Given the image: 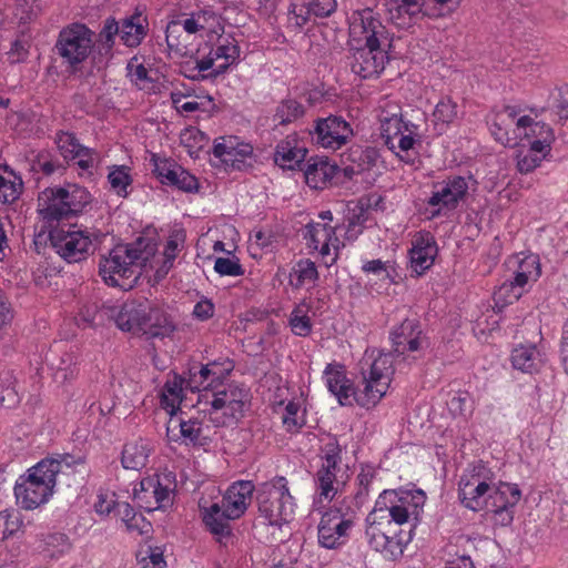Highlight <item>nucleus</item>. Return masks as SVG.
<instances>
[{
	"instance_id": "nucleus-5",
	"label": "nucleus",
	"mask_w": 568,
	"mask_h": 568,
	"mask_svg": "<svg viewBox=\"0 0 568 568\" xmlns=\"http://www.w3.org/2000/svg\"><path fill=\"white\" fill-rule=\"evenodd\" d=\"M94 31L87 24L73 22L63 27L54 44L55 53L63 60L70 74H77L84 61L93 55Z\"/></svg>"
},
{
	"instance_id": "nucleus-28",
	"label": "nucleus",
	"mask_w": 568,
	"mask_h": 568,
	"mask_svg": "<svg viewBox=\"0 0 568 568\" xmlns=\"http://www.w3.org/2000/svg\"><path fill=\"white\" fill-rule=\"evenodd\" d=\"M149 31L148 17L135 11L130 17L120 20V39L128 48L139 47Z\"/></svg>"
},
{
	"instance_id": "nucleus-7",
	"label": "nucleus",
	"mask_w": 568,
	"mask_h": 568,
	"mask_svg": "<svg viewBox=\"0 0 568 568\" xmlns=\"http://www.w3.org/2000/svg\"><path fill=\"white\" fill-rule=\"evenodd\" d=\"M494 473L483 462L470 465L459 480L460 503L473 511L485 509L494 486Z\"/></svg>"
},
{
	"instance_id": "nucleus-34",
	"label": "nucleus",
	"mask_w": 568,
	"mask_h": 568,
	"mask_svg": "<svg viewBox=\"0 0 568 568\" xmlns=\"http://www.w3.org/2000/svg\"><path fill=\"white\" fill-rule=\"evenodd\" d=\"M150 445L143 439L126 443L122 449L121 463L125 469L139 470L143 468L150 456Z\"/></svg>"
},
{
	"instance_id": "nucleus-1",
	"label": "nucleus",
	"mask_w": 568,
	"mask_h": 568,
	"mask_svg": "<svg viewBox=\"0 0 568 568\" xmlns=\"http://www.w3.org/2000/svg\"><path fill=\"white\" fill-rule=\"evenodd\" d=\"M155 251V243L145 236H139L131 243L116 244L108 256L101 257L99 274L108 286L130 291L138 284L143 266Z\"/></svg>"
},
{
	"instance_id": "nucleus-60",
	"label": "nucleus",
	"mask_w": 568,
	"mask_h": 568,
	"mask_svg": "<svg viewBox=\"0 0 568 568\" xmlns=\"http://www.w3.org/2000/svg\"><path fill=\"white\" fill-rule=\"evenodd\" d=\"M22 192V181L19 182L9 181L0 175V201L2 203H13L19 199Z\"/></svg>"
},
{
	"instance_id": "nucleus-41",
	"label": "nucleus",
	"mask_w": 568,
	"mask_h": 568,
	"mask_svg": "<svg viewBox=\"0 0 568 568\" xmlns=\"http://www.w3.org/2000/svg\"><path fill=\"white\" fill-rule=\"evenodd\" d=\"M305 114V106L295 99L282 100L275 109L273 121L280 125H286L297 121Z\"/></svg>"
},
{
	"instance_id": "nucleus-17",
	"label": "nucleus",
	"mask_w": 568,
	"mask_h": 568,
	"mask_svg": "<svg viewBox=\"0 0 568 568\" xmlns=\"http://www.w3.org/2000/svg\"><path fill=\"white\" fill-rule=\"evenodd\" d=\"M153 172L162 184L174 186L183 192L193 193L199 190V181L189 171L176 162L168 159H159L153 155Z\"/></svg>"
},
{
	"instance_id": "nucleus-32",
	"label": "nucleus",
	"mask_w": 568,
	"mask_h": 568,
	"mask_svg": "<svg viewBox=\"0 0 568 568\" xmlns=\"http://www.w3.org/2000/svg\"><path fill=\"white\" fill-rule=\"evenodd\" d=\"M510 362L515 369L534 374L544 365V356L534 344L518 345L511 351Z\"/></svg>"
},
{
	"instance_id": "nucleus-12",
	"label": "nucleus",
	"mask_w": 568,
	"mask_h": 568,
	"mask_svg": "<svg viewBox=\"0 0 568 568\" xmlns=\"http://www.w3.org/2000/svg\"><path fill=\"white\" fill-rule=\"evenodd\" d=\"M212 393V409L225 408V415H229L235 422L244 417L245 406L250 403V393L244 385L223 384V386L213 389Z\"/></svg>"
},
{
	"instance_id": "nucleus-46",
	"label": "nucleus",
	"mask_w": 568,
	"mask_h": 568,
	"mask_svg": "<svg viewBox=\"0 0 568 568\" xmlns=\"http://www.w3.org/2000/svg\"><path fill=\"white\" fill-rule=\"evenodd\" d=\"M200 30H206L210 33L219 34L224 32L223 19L210 6L193 11Z\"/></svg>"
},
{
	"instance_id": "nucleus-6",
	"label": "nucleus",
	"mask_w": 568,
	"mask_h": 568,
	"mask_svg": "<svg viewBox=\"0 0 568 568\" xmlns=\"http://www.w3.org/2000/svg\"><path fill=\"white\" fill-rule=\"evenodd\" d=\"M356 509L342 500L334 508L328 509L318 524V544L327 549H336L345 545L349 538V531L354 527Z\"/></svg>"
},
{
	"instance_id": "nucleus-43",
	"label": "nucleus",
	"mask_w": 568,
	"mask_h": 568,
	"mask_svg": "<svg viewBox=\"0 0 568 568\" xmlns=\"http://www.w3.org/2000/svg\"><path fill=\"white\" fill-rule=\"evenodd\" d=\"M316 265L310 258L300 260L290 273V283L293 287L300 288L306 282L315 283L318 280Z\"/></svg>"
},
{
	"instance_id": "nucleus-4",
	"label": "nucleus",
	"mask_w": 568,
	"mask_h": 568,
	"mask_svg": "<svg viewBox=\"0 0 568 568\" xmlns=\"http://www.w3.org/2000/svg\"><path fill=\"white\" fill-rule=\"evenodd\" d=\"M394 355L390 351L388 353L378 352V355L374 356L373 351L371 354L366 352L361 359L358 366L364 386L358 400L361 407L375 406L386 394L395 373Z\"/></svg>"
},
{
	"instance_id": "nucleus-29",
	"label": "nucleus",
	"mask_w": 568,
	"mask_h": 568,
	"mask_svg": "<svg viewBox=\"0 0 568 568\" xmlns=\"http://www.w3.org/2000/svg\"><path fill=\"white\" fill-rule=\"evenodd\" d=\"M307 156L305 148L297 146L296 139L288 135L275 148L274 162L284 170H300Z\"/></svg>"
},
{
	"instance_id": "nucleus-50",
	"label": "nucleus",
	"mask_w": 568,
	"mask_h": 568,
	"mask_svg": "<svg viewBox=\"0 0 568 568\" xmlns=\"http://www.w3.org/2000/svg\"><path fill=\"white\" fill-rule=\"evenodd\" d=\"M311 16L312 12L308 10L306 1L301 4L290 3L287 8V28L298 31L310 21Z\"/></svg>"
},
{
	"instance_id": "nucleus-45",
	"label": "nucleus",
	"mask_w": 568,
	"mask_h": 568,
	"mask_svg": "<svg viewBox=\"0 0 568 568\" xmlns=\"http://www.w3.org/2000/svg\"><path fill=\"white\" fill-rule=\"evenodd\" d=\"M181 26V20H172L168 23L165 30V40L170 50L180 54H185L187 51V37Z\"/></svg>"
},
{
	"instance_id": "nucleus-62",
	"label": "nucleus",
	"mask_w": 568,
	"mask_h": 568,
	"mask_svg": "<svg viewBox=\"0 0 568 568\" xmlns=\"http://www.w3.org/2000/svg\"><path fill=\"white\" fill-rule=\"evenodd\" d=\"M20 402V396L16 389L14 382L11 378L0 383V405L6 408L16 407Z\"/></svg>"
},
{
	"instance_id": "nucleus-63",
	"label": "nucleus",
	"mask_w": 568,
	"mask_h": 568,
	"mask_svg": "<svg viewBox=\"0 0 568 568\" xmlns=\"http://www.w3.org/2000/svg\"><path fill=\"white\" fill-rule=\"evenodd\" d=\"M517 270L527 275L531 282H536L541 275L539 256L535 254L525 256L519 261Z\"/></svg>"
},
{
	"instance_id": "nucleus-24",
	"label": "nucleus",
	"mask_w": 568,
	"mask_h": 568,
	"mask_svg": "<svg viewBox=\"0 0 568 568\" xmlns=\"http://www.w3.org/2000/svg\"><path fill=\"white\" fill-rule=\"evenodd\" d=\"M389 21L400 30H408L426 17L422 0H399L388 8Z\"/></svg>"
},
{
	"instance_id": "nucleus-20",
	"label": "nucleus",
	"mask_w": 568,
	"mask_h": 568,
	"mask_svg": "<svg viewBox=\"0 0 568 568\" xmlns=\"http://www.w3.org/2000/svg\"><path fill=\"white\" fill-rule=\"evenodd\" d=\"M255 485L251 480H237L233 483L223 495L220 505L226 510L229 517L239 519L250 506Z\"/></svg>"
},
{
	"instance_id": "nucleus-13",
	"label": "nucleus",
	"mask_w": 568,
	"mask_h": 568,
	"mask_svg": "<svg viewBox=\"0 0 568 568\" xmlns=\"http://www.w3.org/2000/svg\"><path fill=\"white\" fill-rule=\"evenodd\" d=\"M349 29L353 36L364 34L365 45L372 49H379L381 40L388 38V30L371 8L354 11Z\"/></svg>"
},
{
	"instance_id": "nucleus-52",
	"label": "nucleus",
	"mask_w": 568,
	"mask_h": 568,
	"mask_svg": "<svg viewBox=\"0 0 568 568\" xmlns=\"http://www.w3.org/2000/svg\"><path fill=\"white\" fill-rule=\"evenodd\" d=\"M205 366L210 369V382H207L206 385L212 386V390L223 386L224 379H226V377L234 368V365L231 361H226L222 364L217 362H211Z\"/></svg>"
},
{
	"instance_id": "nucleus-55",
	"label": "nucleus",
	"mask_w": 568,
	"mask_h": 568,
	"mask_svg": "<svg viewBox=\"0 0 568 568\" xmlns=\"http://www.w3.org/2000/svg\"><path fill=\"white\" fill-rule=\"evenodd\" d=\"M506 116L500 115L498 112L495 114L490 124V132L495 140L505 146H511L514 139L509 138V130L513 125L506 122Z\"/></svg>"
},
{
	"instance_id": "nucleus-42",
	"label": "nucleus",
	"mask_w": 568,
	"mask_h": 568,
	"mask_svg": "<svg viewBox=\"0 0 568 568\" xmlns=\"http://www.w3.org/2000/svg\"><path fill=\"white\" fill-rule=\"evenodd\" d=\"M397 495L394 498V503L400 506H404L410 514L417 519L419 511L422 510L425 501L426 495L422 489H394Z\"/></svg>"
},
{
	"instance_id": "nucleus-8",
	"label": "nucleus",
	"mask_w": 568,
	"mask_h": 568,
	"mask_svg": "<svg viewBox=\"0 0 568 568\" xmlns=\"http://www.w3.org/2000/svg\"><path fill=\"white\" fill-rule=\"evenodd\" d=\"M392 352L403 359L420 358L430 346L429 338L422 328L417 318H405L389 333Z\"/></svg>"
},
{
	"instance_id": "nucleus-51",
	"label": "nucleus",
	"mask_w": 568,
	"mask_h": 568,
	"mask_svg": "<svg viewBox=\"0 0 568 568\" xmlns=\"http://www.w3.org/2000/svg\"><path fill=\"white\" fill-rule=\"evenodd\" d=\"M457 104L450 98L440 99L433 112L435 123H452L457 116Z\"/></svg>"
},
{
	"instance_id": "nucleus-39",
	"label": "nucleus",
	"mask_w": 568,
	"mask_h": 568,
	"mask_svg": "<svg viewBox=\"0 0 568 568\" xmlns=\"http://www.w3.org/2000/svg\"><path fill=\"white\" fill-rule=\"evenodd\" d=\"M412 540V529L405 531L403 529L396 530L395 527H388V536L386 538L385 548L382 550V555L386 559L396 560L404 554L405 547Z\"/></svg>"
},
{
	"instance_id": "nucleus-54",
	"label": "nucleus",
	"mask_w": 568,
	"mask_h": 568,
	"mask_svg": "<svg viewBox=\"0 0 568 568\" xmlns=\"http://www.w3.org/2000/svg\"><path fill=\"white\" fill-rule=\"evenodd\" d=\"M369 525L366 528L365 536L369 547L377 551L382 552L386 545V538L388 536V528L386 530H382L379 521H368Z\"/></svg>"
},
{
	"instance_id": "nucleus-44",
	"label": "nucleus",
	"mask_w": 568,
	"mask_h": 568,
	"mask_svg": "<svg viewBox=\"0 0 568 568\" xmlns=\"http://www.w3.org/2000/svg\"><path fill=\"white\" fill-rule=\"evenodd\" d=\"M338 242L335 236V227L323 223H310L306 225V233L304 239L307 240V245L314 250H318L320 244L331 242L332 239Z\"/></svg>"
},
{
	"instance_id": "nucleus-18",
	"label": "nucleus",
	"mask_w": 568,
	"mask_h": 568,
	"mask_svg": "<svg viewBox=\"0 0 568 568\" xmlns=\"http://www.w3.org/2000/svg\"><path fill=\"white\" fill-rule=\"evenodd\" d=\"M412 273L416 276L423 275L428 271L438 254V246L434 235L430 232L417 233L408 252Z\"/></svg>"
},
{
	"instance_id": "nucleus-21",
	"label": "nucleus",
	"mask_w": 568,
	"mask_h": 568,
	"mask_svg": "<svg viewBox=\"0 0 568 568\" xmlns=\"http://www.w3.org/2000/svg\"><path fill=\"white\" fill-rule=\"evenodd\" d=\"M348 476L342 471L341 465L322 464L314 475V484L320 501L331 503L345 485Z\"/></svg>"
},
{
	"instance_id": "nucleus-16",
	"label": "nucleus",
	"mask_w": 568,
	"mask_h": 568,
	"mask_svg": "<svg viewBox=\"0 0 568 568\" xmlns=\"http://www.w3.org/2000/svg\"><path fill=\"white\" fill-rule=\"evenodd\" d=\"M323 374L328 390L342 406H352L354 402L358 405L363 389H357L354 382L347 377L344 365L327 364Z\"/></svg>"
},
{
	"instance_id": "nucleus-48",
	"label": "nucleus",
	"mask_w": 568,
	"mask_h": 568,
	"mask_svg": "<svg viewBox=\"0 0 568 568\" xmlns=\"http://www.w3.org/2000/svg\"><path fill=\"white\" fill-rule=\"evenodd\" d=\"M210 369L203 364H194L189 368L186 381V389L191 392L211 390L212 386H207L210 382Z\"/></svg>"
},
{
	"instance_id": "nucleus-31",
	"label": "nucleus",
	"mask_w": 568,
	"mask_h": 568,
	"mask_svg": "<svg viewBox=\"0 0 568 568\" xmlns=\"http://www.w3.org/2000/svg\"><path fill=\"white\" fill-rule=\"evenodd\" d=\"M215 58L224 60L223 63L219 64L211 71V77H219L225 73L229 68L236 64L240 60L241 49L239 41L233 34H224L223 32L217 34L216 42L214 43Z\"/></svg>"
},
{
	"instance_id": "nucleus-58",
	"label": "nucleus",
	"mask_w": 568,
	"mask_h": 568,
	"mask_svg": "<svg viewBox=\"0 0 568 568\" xmlns=\"http://www.w3.org/2000/svg\"><path fill=\"white\" fill-rule=\"evenodd\" d=\"M396 496L395 490H384L378 496L373 511L367 517V521H376L381 515H388Z\"/></svg>"
},
{
	"instance_id": "nucleus-26",
	"label": "nucleus",
	"mask_w": 568,
	"mask_h": 568,
	"mask_svg": "<svg viewBox=\"0 0 568 568\" xmlns=\"http://www.w3.org/2000/svg\"><path fill=\"white\" fill-rule=\"evenodd\" d=\"M145 316L142 322V333L150 338L169 336L175 328L166 312L148 301Z\"/></svg>"
},
{
	"instance_id": "nucleus-57",
	"label": "nucleus",
	"mask_w": 568,
	"mask_h": 568,
	"mask_svg": "<svg viewBox=\"0 0 568 568\" xmlns=\"http://www.w3.org/2000/svg\"><path fill=\"white\" fill-rule=\"evenodd\" d=\"M62 168L59 160H54L50 153H39L32 161L31 170L34 172H42L43 175H52L58 169Z\"/></svg>"
},
{
	"instance_id": "nucleus-38",
	"label": "nucleus",
	"mask_w": 568,
	"mask_h": 568,
	"mask_svg": "<svg viewBox=\"0 0 568 568\" xmlns=\"http://www.w3.org/2000/svg\"><path fill=\"white\" fill-rule=\"evenodd\" d=\"M372 206L371 197H361L353 207H348L347 213V237H356L358 233L362 232V227L365 226L366 221L368 220V210Z\"/></svg>"
},
{
	"instance_id": "nucleus-22",
	"label": "nucleus",
	"mask_w": 568,
	"mask_h": 568,
	"mask_svg": "<svg viewBox=\"0 0 568 568\" xmlns=\"http://www.w3.org/2000/svg\"><path fill=\"white\" fill-rule=\"evenodd\" d=\"M199 508L205 528L214 536L216 541L222 542L224 538L231 537L232 527L230 521L235 519L229 517L220 503L207 505V501L201 499Z\"/></svg>"
},
{
	"instance_id": "nucleus-56",
	"label": "nucleus",
	"mask_w": 568,
	"mask_h": 568,
	"mask_svg": "<svg viewBox=\"0 0 568 568\" xmlns=\"http://www.w3.org/2000/svg\"><path fill=\"white\" fill-rule=\"evenodd\" d=\"M57 143L63 158L70 160H74V155L75 152H78V149L84 148V145L80 144L75 134L70 132L58 133Z\"/></svg>"
},
{
	"instance_id": "nucleus-64",
	"label": "nucleus",
	"mask_w": 568,
	"mask_h": 568,
	"mask_svg": "<svg viewBox=\"0 0 568 568\" xmlns=\"http://www.w3.org/2000/svg\"><path fill=\"white\" fill-rule=\"evenodd\" d=\"M551 108L559 120H568V84L558 88Z\"/></svg>"
},
{
	"instance_id": "nucleus-53",
	"label": "nucleus",
	"mask_w": 568,
	"mask_h": 568,
	"mask_svg": "<svg viewBox=\"0 0 568 568\" xmlns=\"http://www.w3.org/2000/svg\"><path fill=\"white\" fill-rule=\"evenodd\" d=\"M300 408V403L294 400H290L285 406L282 422L288 433H297L305 425V419L297 416Z\"/></svg>"
},
{
	"instance_id": "nucleus-30",
	"label": "nucleus",
	"mask_w": 568,
	"mask_h": 568,
	"mask_svg": "<svg viewBox=\"0 0 568 568\" xmlns=\"http://www.w3.org/2000/svg\"><path fill=\"white\" fill-rule=\"evenodd\" d=\"M148 300L124 303L115 315V324L123 332L142 333Z\"/></svg>"
},
{
	"instance_id": "nucleus-35",
	"label": "nucleus",
	"mask_w": 568,
	"mask_h": 568,
	"mask_svg": "<svg viewBox=\"0 0 568 568\" xmlns=\"http://www.w3.org/2000/svg\"><path fill=\"white\" fill-rule=\"evenodd\" d=\"M62 195L65 200V211L69 213L70 219L81 214L85 206L92 202L90 192L77 184H69L62 187Z\"/></svg>"
},
{
	"instance_id": "nucleus-36",
	"label": "nucleus",
	"mask_w": 568,
	"mask_h": 568,
	"mask_svg": "<svg viewBox=\"0 0 568 568\" xmlns=\"http://www.w3.org/2000/svg\"><path fill=\"white\" fill-rule=\"evenodd\" d=\"M409 126L417 129V125L412 122H405L403 118L398 115L385 118L381 121V136L388 150L395 152L396 144L394 140L399 138L402 133L409 131Z\"/></svg>"
},
{
	"instance_id": "nucleus-2",
	"label": "nucleus",
	"mask_w": 568,
	"mask_h": 568,
	"mask_svg": "<svg viewBox=\"0 0 568 568\" xmlns=\"http://www.w3.org/2000/svg\"><path fill=\"white\" fill-rule=\"evenodd\" d=\"M83 456L70 454L47 457L28 469L27 476H21L14 486L18 503L24 509H34L45 504L53 494V488L62 475L74 471L77 466H83Z\"/></svg>"
},
{
	"instance_id": "nucleus-33",
	"label": "nucleus",
	"mask_w": 568,
	"mask_h": 568,
	"mask_svg": "<svg viewBox=\"0 0 568 568\" xmlns=\"http://www.w3.org/2000/svg\"><path fill=\"white\" fill-rule=\"evenodd\" d=\"M141 493L143 495H136L140 500L146 498V494H151L154 498V507H148L149 510L164 508L171 504V488L168 484H164L160 476L148 477L141 480Z\"/></svg>"
},
{
	"instance_id": "nucleus-15",
	"label": "nucleus",
	"mask_w": 568,
	"mask_h": 568,
	"mask_svg": "<svg viewBox=\"0 0 568 568\" xmlns=\"http://www.w3.org/2000/svg\"><path fill=\"white\" fill-rule=\"evenodd\" d=\"M468 179L460 175H450L442 183L436 185L438 187L433 192L427 201L429 206L442 205L447 210H455L460 203H464L469 195Z\"/></svg>"
},
{
	"instance_id": "nucleus-25",
	"label": "nucleus",
	"mask_w": 568,
	"mask_h": 568,
	"mask_svg": "<svg viewBox=\"0 0 568 568\" xmlns=\"http://www.w3.org/2000/svg\"><path fill=\"white\" fill-rule=\"evenodd\" d=\"M301 171L304 172L305 182L313 189H324L338 171L336 164L328 162L324 156H312L303 162Z\"/></svg>"
},
{
	"instance_id": "nucleus-27",
	"label": "nucleus",
	"mask_w": 568,
	"mask_h": 568,
	"mask_svg": "<svg viewBox=\"0 0 568 568\" xmlns=\"http://www.w3.org/2000/svg\"><path fill=\"white\" fill-rule=\"evenodd\" d=\"M517 129H523L525 132V136L529 138L530 135L536 139L530 142L529 153L537 154L544 153L546 150H550V143L554 140L552 129L540 122H534V120L524 115L520 116L517 121Z\"/></svg>"
},
{
	"instance_id": "nucleus-59",
	"label": "nucleus",
	"mask_w": 568,
	"mask_h": 568,
	"mask_svg": "<svg viewBox=\"0 0 568 568\" xmlns=\"http://www.w3.org/2000/svg\"><path fill=\"white\" fill-rule=\"evenodd\" d=\"M253 155V148L250 144H237L234 146L233 156L234 163H230L231 170L245 171L252 168L251 163H247V159H251Z\"/></svg>"
},
{
	"instance_id": "nucleus-14",
	"label": "nucleus",
	"mask_w": 568,
	"mask_h": 568,
	"mask_svg": "<svg viewBox=\"0 0 568 568\" xmlns=\"http://www.w3.org/2000/svg\"><path fill=\"white\" fill-rule=\"evenodd\" d=\"M169 440L191 447H205L210 437L204 434L203 422L199 418L171 417L166 426Z\"/></svg>"
},
{
	"instance_id": "nucleus-61",
	"label": "nucleus",
	"mask_w": 568,
	"mask_h": 568,
	"mask_svg": "<svg viewBox=\"0 0 568 568\" xmlns=\"http://www.w3.org/2000/svg\"><path fill=\"white\" fill-rule=\"evenodd\" d=\"M214 270L221 276H241L244 274V268L237 258L217 257Z\"/></svg>"
},
{
	"instance_id": "nucleus-40",
	"label": "nucleus",
	"mask_w": 568,
	"mask_h": 568,
	"mask_svg": "<svg viewBox=\"0 0 568 568\" xmlns=\"http://www.w3.org/2000/svg\"><path fill=\"white\" fill-rule=\"evenodd\" d=\"M115 37L113 34L99 31L94 33V48L92 55V63L99 70L105 68L109 61L113 58V48L115 44Z\"/></svg>"
},
{
	"instance_id": "nucleus-37",
	"label": "nucleus",
	"mask_w": 568,
	"mask_h": 568,
	"mask_svg": "<svg viewBox=\"0 0 568 568\" xmlns=\"http://www.w3.org/2000/svg\"><path fill=\"white\" fill-rule=\"evenodd\" d=\"M529 282H531V280L527 275L516 270L514 276L509 280H506L498 287V291L495 293V295L499 300H503L504 303L511 304L523 296L525 292V286Z\"/></svg>"
},
{
	"instance_id": "nucleus-19",
	"label": "nucleus",
	"mask_w": 568,
	"mask_h": 568,
	"mask_svg": "<svg viewBox=\"0 0 568 568\" xmlns=\"http://www.w3.org/2000/svg\"><path fill=\"white\" fill-rule=\"evenodd\" d=\"M65 209L62 186L47 187L39 193L37 211L45 226H59L61 221L69 220Z\"/></svg>"
},
{
	"instance_id": "nucleus-9",
	"label": "nucleus",
	"mask_w": 568,
	"mask_h": 568,
	"mask_svg": "<svg viewBox=\"0 0 568 568\" xmlns=\"http://www.w3.org/2000/svg\"><path fill=\"white\" fill-rule=\"evenodd\" d=\"M51 247L69 264L85 261L93 253L91 233L71 227H51Z\"/></svg>"
},
{
	"instance_id": "nucleus-3",
	"label": "nucleus",
	"mask_w": 568,
	"mask_h": 568,
	"mask_svg": "<svg viewBox=\"0 0 568 568\" xmlns=\"http://www.w3.org/2000/svg\"><path fill=\"white\" fill-rule=\"evenodd\" d=\"M255 501L258 518L264 524L281 528L290 523L294 514V497L284 476H275L256 488Z\"/></svg>"
},
{
	"instance_id": "nucleus-10",
	"label": "nucleus",
	"mask_w": 568,
	"mask_h": 568,
	"mask_svg": "<svg viewBox=\"0 0 568 568\" xmlns=\"http://www.w3.org/2000/svg\"><path fill=\"white\" fill-rule=\"evenodd\" d=\"M311 134L315 144L335 151L349 142L354 131L343 116L331 114L327 118L316 119Z\"/></svg>"
},
{
	"instance_id": "nucleus-23",
	"label": "nucleus",
	"mask_w": 568,
	"mask_h": 568,
	"mask_svg": "<svg viewBox=\"0 0 568 568\" xmlns=\"http://www.w3.org/2000/svg\"><path fill=\"white\" fill-rule=\"evenodd\" d=\"M388 60L387 52L379 49L361 48L353 54L352 71L362 79L378 77Z\"/></svg>"
},
{
	"instance_id": "nucleus-47",
	"label": "nucleus",
	"mask_w": 568,
	"mask_h": 568,
	"mask_svg": "<svg viewBox=\"0 0 568 568\" xmlns=\"http://www.w3.org/2000/svg\"><path fill=\"white\" fill-rule=\"evenodd\" d=\"M108 181L116 195L121 197H126L129 195L128 187L132 183V176L130 175V169L128 166H112L108 174Z\"/></svg>"
},
{
	"instance_id": "nucleus-11",
	"label": "nucleus",
	"mask_w": 568,
	"mask_h": 568,
	"mask_svg": "<svg viewBox=\"0 0 568 568\" xmlns=\"http://www.w3.org/2000/svg\"><path fill=\"white\" fill-rule=\"evenodd\" d=\"M520 498L521 490L518 485L499 481L498 485L493 486L485 509L494 513L500 525L508 526L514 520V508Z\"/></svg>"
},
{
	"instance_id": "nucleus-49",
	"label": "nucleus",
	"mask_w": 568,
	"mask_h": 568,
	"mask_svg": "<svg viewBox=\"0 0 568 568\" xmlns=\"http://www.w3.org/2000/svg\"><path fill=\"white\" fill-rule=\"evenodd\" d=\"M306 306L305 301L296 305L291 312L288 324L293 334L297 336H308L312 333L313 324L311 318L306 315L303 307Z\"/></svg>"
}]
</instances>
